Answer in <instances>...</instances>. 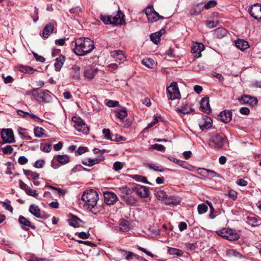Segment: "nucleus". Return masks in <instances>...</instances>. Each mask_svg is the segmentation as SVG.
<instances>
[{
  "label": "nucleus",
  "instance_id": "obj_25",
  "mask_svg": "<svg viewBox=\"0 0 261 261\" xmlns=\"http://www.w3.org/2000/svg\"><path fill=\"white\" fill-rule=\"evenodd\" d=\"M236 46L241 50H245L249 47L248 42L243 39H238L235 42Z\"/></svg>",
  "mask_w": 261,
  "mask_h": 261
},
{
  "label": "nucleus",
  "instance_id": "obj_1",
  "mask_svg": "<svg viewBox=\"0 0 261 261\" xmlns=\"http://www.w3.org/2000/svg\"><path fill=\"white\" fill-rule=\"evenodd\" d=\"M94 48L93 40L88 38H80L75 41L73 51L77 56H83L91 52Z\"/></svg>",
  "mask_w": 261,
  "mask_h": 261
},
{
  "label": "nucleus",
  "instance_id": "obj_8",
  "mask_svg": "<svg viewBox=\"0 0 261 261\" xmlns=\"http://www.w3.org/2000/svg\"><path fill=\"white\" fill-rule=\"evenodd\" d=\"M249 13L254 19L261 21V4L257 3L252 5L249 10Z\"/></svg>",
  "mask_w": 261,
  "mask_h": 261
},
{
  "label": "nucleus",
  "instance_id": "obj_51",
  "mask_svg": "<svg viewBox=\"0 0 261 261\" xmlns=\"http://www.w3.org/2000/svg\"><path fill=\"white\" fill-rule=\"evenodd\" d=\"M151 148L152 149H156L161 151H163L165 150V147L164 146L159 144H155L152 145Z\"/></svg>",
  "mask_w": 261,
  "mask_h": 261
},
{
  "label": "nucleus",
  "instance_id": "obj_30",
  "mask_svg": "<svg viewBox=\"0 0 261 261\" xmlns=\"http://www.w3.org/2000/svg\"><path fill=\"white\" fill-rule=\"evenodd\" d=\"M56 159L58 163L62 165L67 164L70 162V158L66 154L58 155L56 156Z\"/></svg>",
  "mask_w": 261,
  "mask_h": 261
},
{
  "label": "nucleus",
  "instance_id": "obj_29",
  "mask_svg": "<svg viewBox=\"0 0 261 261\" xmlns=\"http://www.w3.org/2000/svg\"><path fill=\"white\" fill-rule=\"evenodd\" d=\"M116 116L120 119H124L127 115V110L125 108L118 109L115 111Z\"/></svg>",
  "mask_w": 261,
  "mask_h": 261
},
{
  "label": "nucleus",
  "instance_id": "obj_48",
  "mask_svg": "<svg viewBox=\"0 0 261 261\" xmlns=\"http://www.w3.org/2000/svg\"><path fill=\"white\" fill-rule=\"evenodd\" d=\"M145 166L156 171L163 172L164 171L163 169H159V166H157L153 164H145Z\"/></svg>",
  "mask_w": 261,
  "mask_h": 261
},
{
  "label": "nucleus",
  "instance_id": "obj_5",
  "mask_svg": "<svg viewBox=\"0 0 261 261\" xmlns=\"http://www.w3.org/2000/svg\"><path fill=\"white\" fill-rule=\"evenodd\" d=\"M217 233L218 236L231 241L237 240L239 238V235L237 233L233 232L232 229L227 228H223L218 230L217 231Z\"/></svg>",
  "mask_w": 261,
  "mask_h": 261
},
{
  "label": "nucleus",
  "instance_id": "obj_56",
  "mask_svg": "<svg viewBox=\"0 0 261 261\" xmlns=\"http://www.w3.org/2000/svg\"><path fill=\"white\" fill-rule=\"evenodd\" d=\"M45 162L43 160H37L35 162L34 166L37 168H41L43 167Z\"/></svg>",
  "mask_w": 261,
  "mask_h": 261
},
{
  "label": "nucleus",
  "instance_id": "obj_44",
  "mask_svg": "<svg viewBox=\"0 0 261 261\" xmlns=\"http://www.w3.org/2000/svg\"><path fill=\"white\" fill-rule=\"evenodd\" d=\"M133 178L135 180H136V181H141V182H142L143 183L149 184L147 181V178L146 177H143V176H140V175H134L133 176Z\"/></svg>",
  "mask_w": 261,
  "mask_h": 261
},
{
  "label": "nucleus",
  "instance_id": "obj_64",
  "mask_svg": "<svg viewBox=\"0 0 261 261\" xmlns=\"http://www.w3.org/2000/svg\"><path fill=\"white\" fill-rule=\"evenodd\" d=\"M28 162V160L24 156H20L18 160V162L20 165H24Z\"/></svg>",
  "mask_w": 261,
  "mask_h": 261
},
{
  "label": "nucleus",
  "instance_id": "obj_55",
  "mask_svg": "<svg viewBox=\"0 0 261 261\" xmlns=\"http://www.w3.org/2000/svg\"><path fill=\"white\" fill-rule=\"evenodd\" d=\"M207 174H208V177L209 176L210 177H218L219 178L222 177L221 175L218 174L215 171H214L213 170H210V169H208V173Z\"/></svg>",
  "mask_w": 261,
  "mask_h": 261
},
{
  "label": "nucleus",
  "instance_id": "obj_20",
  "mask_svg": "<svg viewBox=\"0 0 261 261\" xmlns=\"http://www.w3.org/2000/svg\"><path fill=\"white\" fill-rule=\"evenodd\" d=\"M70 74L72 78L76 80H80L81 78L80 67L77 65H73Z\"/></svg>",
  "mask_w": 261,
  "mask_h": 261
},
{
  "label": "nucleus",
  "instance_id": "obj_31",
  "mask_svg": "<svg viewBox=\"0 0 261 261\" xmlns=\"http://www.w3.org/2000/svg\"><path fill=\"white\" fill-rule=\"evenodd\" d=\"M201 5V3H199L196 6H193L190 10V14L192 16H196L199 15L202 11V9L199 7V6Z\"/></svg>",
  "mask_w": 261,
  "mask_h": 261
},
{
  "label": "nucleus",
  "instance_id": "obj_59",
  "mask_svg": "<svg viewBox=\"0 0 261 261\" xmlns=\"http://www.w3.org/2000/svg\"><path fill=\"white\" fill-rule=\"evenodd\" d=\"M252 99V97L247 95H245L242 97V100L245 103H251L253 102Z\"/></svg>",
  "mask_w": 261,
  "mask_h": 261
},
{
  "label": "nucleus",
  "instance_id": "obj_45",
  "mask_svg": "<svg viewBox=\"0 0 261 261\" xmlns=\"http://www.w3.org/2000/svg\"><path fill=\"white\" fill-rule=\"evenodd\" d=\"M217 5V2L215 0H211L208 1L204 6V8L205 9H209L214 7Z\"/></svg>",
  "mask_w": 261,
  "mask_h": 261
},
{
  "label": "nucleus",
  "instance_id": "obj_14",
  "mask_svg": "<svg viewBox=\"0 0 261 261\" xmlns=\"http://www.w3.org/2000/svg\"><path fill=\"white\" fill-rule=\"evenodd\" d=\"M18 221L21 227L25 230H29L30 228H35V226L33 225L30 221L22 216H19Z\"/></svg>",
  "mask_w": 261,
  "mask_h": 261
},
{
  "label": "nucleus",
  "instance_id": "obj_21",
  "mask_svg": "<svg viewBox=\"0 0 261 261\" xmlns=\"http://www.w3.org/2000/svg\"><path fill=\"white\" fill-rule=\"evenodd\" d=\"M54 26L53 24L49 23L46 24L43 30L42 37L46 39L53 33Z\"/></svg>",
  "mask_w": 261,
  "mask_h": 261
},
{
  "label": "nucleus",
  "instance_id": "obj_33",
  "mask_svg": "<svg viewBox=\"0 0 261 261\" xmlns=\"http://www.w3.org/2000/svg\"><path fill=\"white\" fill-rule=\"evenodd\" d=\"M141 63L149 68H151L156 65L155 61L150 58L144 59L142 60Z\"/></svg>",
  "mask_w": 261,
  "mask_h": 261
},
{
  "label": "nucleus",
  "instance_id": "obj_63",
  "mask_svg": "<svg viewBox=\"0 0 261 261\" xmlns=\"http://www.w3.org/2000/svg\"><path fill=\"white\" fill-rule=\"evenodd\" d=\"M2 204L3 207H4L6 210L12 213L13 208L9 203H7L6 202H3Z\"/></svg>",
  "mask_w": 261,
  "mask_h": 261
},
{
  "label": "nucleus",
  "instance_id": "obj_41",
  "mask_svg": "<svg viewBox=\"0 0 261 261\" xmlns=\"http://www.w3.org/2000/svg\"><path fill=\"white\" fill-rule=\"evenodd\" d=\"M100 19L102 22L107 24H112V16L109 15H103L100 16Z\"/></svg>",
  "mask_w": 261,
  "mask_h": 261
},
{
  "label": "nucleus",
  "instance_id": "obj_2",
  "mask_svg": "<svg viewBox=\"0 0 261 261\" xmlns=\"http://www.w3.org/2000/svg\"><path fill=\"white\" fill-rule=\"evenodd\" d=\"M98 199L97 193L93 189L85 191L81 197V200L84 202V206L94 214H97L98 212L96 211L95 206Z\"/></svg>",
  "mask_w": 261,
  "mask_h": 261
},
{
  "label": "nucleus",
  "instance_id": "obj_35",
  "mask_svg": "<svg viewBox=\"0 0 261 261\" xmlns=\"http://www.w3.org/2000/svg\"><path fill=\"white\" fill-rule=\"evenodd\" d=\"M19 70L21 72L29 74H33L34 72V71H36V69H34V68L30 66H21L20 67Z\"/></svg>",
  "mask_w": 261,
  "mask_h": 261
},
{
  "label": "nucleus",
  "instance_id": "obj_32",
  "mask_svg": "<svg viewBox=\"0 0 261 261\" xmlns=\"http://www.w3.org/2000/svg\"><path fill=\"white\" fill-rule=\"evenodd\" d=\"M73 126L74 128L79 132L86 134L89 131V128L85 122L83 123H81L79 125H73Z\"/></svg>",
  "mask_w": 261,
  "mask_h": 261
},
{
  "label": "nucleus",
  "instance_id": "obj_6",
  "mask_svg": "<svg viewBox=\"0 0 261 261\" xmlns=\"http://www.w3.org/2000/svg\"><path fill=\"white\" fill-rule=\"evenodd\" d=\"M145 14L148 21L150 22L156 21L159 19H164V17L159 15V14L154 11L152 6H149L146 9Z\"/></svg>",
  "mask_w": 261,
  "mask_h": 261
},
{
  "label": "nucleus",
  "instance_id": "obj_52",
  "mask_svg": "<svg viewBox=\"0 0 261 261\" xmlns=\"http://www.w3.org/2000/svg\"><path fill=\"white\" fill-rule=\"evenodd\" d=\"M120 250L121 251V252L124 253L126 255L125 259L127 260H129V259L132 258V257L133 256H136V255L134 254V253H133L132 252L126 251H124L123 250Z\"/></svg>",
  "mask_w": 261,
  "mask_h": 261
},
{
  "label": "nucleus",
  "instance_id": "obj_15",
  "mask_svg": "<svg viewBox=\"0 0 261 261\" xmlns=\"http://www.w3.org/2000/svg\"><path fill=\"white\" fill-rule=\"evenodd\" d=\"M218 118L224 123L229 122L232 119V112L228 110L221 112L218 115Z\"/></svg>",
  "mask_w": 261,
  "mask_h": 261
},
{
  "label": "nucleus",
  "instance_id": "obj_28",
  "mask_svg": "<svg viewBox=\"0 0 261 261\" xmlns=\"http://www.w3.org/2000/svg\"><path fill=\"white\" fill-rule=\"evenodd\" d=\"M70 218L69 220L70 225L73 226L74 227H79L82 221L81 220L77 217L75 216L72 214H70Z\"/></svg>",
  "mask_w": 261,
  "mask_h": 261
},
{
  "label": "nucleus",
  "instance_id": "obj_7",
  "mask_svg": "<svg viewBox=\"0 0 261 261\" xmlns=\"http://www.w3.org/2000/svg\"><path fill=\"white\" fill-rule=\"evenodd\" d=\"M1 137L3 140L6 143H11L15 142L14 134L11 129H3Z\"/></svg>",
  "mask_w": 261,
  "mask_h": 261
},
{
  "label": "nucleus",
  "instance_id": "obj_16",
  "mask_svg": "<svg viewBox=\"0 0 261 261\" xmlns=\"http://www.w3.org/2000/svg\"><path fill=\"white\" fill-rule=\"evenodd\" d=\"M111 21L113 25H117L122 24L123 23L125 22L123 14L120 11H118L115 16L112 17Z\"/></svg>",
  "mask_w": 261,
  "mask_h": 261
},
{
  "label": "nucleus",
  "instance_id": "obj_42",
  "mask_svg": "<svg viewBox=\"0 0 261 261\" xmlns=\"http://www.w3.org/2000/svg\"><path fill=\"white\" fill-rule=\"evenodd\" d=\"M119 190L121 193L124 194L123 195H129L132 193V190H133V189L132 190L126 186L120 187Z\"/></svg>",
  "mask_w": 261,
  "mask_h": 261
},
{
  "label": "nucleus",
  "instance_id": "obj_12",
  "mask_svg": "<svg viewBox=\"0 0 261 261\" xmlns=\"http://www.w3.org/2000/svg\"><path fill=\"white\" fill-rule=\"evenodd\" d=\"M133 190L142 198H146L149 196V192L148 188L145 186L137 185Z\"/></svg>",
  "mask_w": 261,
  "mask_h": 261
},
{
  "label": "nucleus",
  "instance_id": "obj_49",
  "mask_svg": "<svg viewBox=\"0 0 261 261\" xmlns=\"http://www.w3.org/2000/svg\"><path fill=\"white\" fill-rule=\"evenodd\" d=\"M166 200L165 202V203L166 205H170V204H177L178 203V202L177 201V200L175 199H174L172 197H171L169 198L166 199Z\"/></svg>",
  "mask_w": 261,
  "mask_h": 261
},
{
  "label": "nucleus",
  "instance_id": "obj_18",
  "mask_svg": "<svg viewBox=\"0 0 261 261\" xmlns=\"http://www.w3.org/2000/svg\"><path fill=\"white\" fill-rule=\"evenodd\" d=\"M97 68L88 66L85 69L84 76L88 79H92L97 73Z\"/></svg>",
  "mask_w": 261,
  "mask_h": 261
},
{
  "label": "nucleus",
  "instance_id": "obj_46",
  "mask_svg": "<svg viewBox=\"0 0 261 261\" xmlns=\"http://www.w3.org/2000/svg\"><path fill=\"white\" fill-rule=\"evenodd\" d=\"M102 133L105 135V138L108 139L111 141H115V139H113L111 137V132L109 129L104 128L102 130Z\"/></svg>",
  "mask_w": 261,
  "mask_h": 261
},
{
  "label": "nucleus",
  "instance_id": "obj_37",
  "mask_svg": "<svg viewBox=\"0 0 261 261\" xmlns=\"http://www.w3.org/2000/svg\"><path fill=\"white\" fill-rule=\"evenodd\" d=\"M122 198L127 204L133 205L135 203L136 199L132 196H129V195H122Z\"/></svg>",
  "mask_w": 261,
  "mask_h": 261
},
{
  "label": "nucleus",
  "instance_id": "obj_19",
  "mask_svg": "<svg viewBox=\"0 0 261 261\" xmlns=\"http://www.w3.org/2000/svg\"><path fill=\"white\" fill-rule=\"evenodd\" d=\"M111 56L115 61H124L125 56L121 50H115L110 52Z\"/></svg>",
  "mask_w": 261,
  "mask_h": 261
},
{
  "label": "nucleus",
  "instance_id": "obj_13",
  "mask_svg": "<svg viewBox=\"0 0 261 261\" xmlns=\"http://www.w3.org/2000/svg\"><path fill=\"white\" fill-rule=\"evenodd\" d=\"M198 122L199 127L202 130L208 129L212 125V120L208 117H203Z\"/></svg>",
  "mask_w": 261,
  "mask_h": 261
},
{
  "label": "nucleus",
  "instance_id": "obj_27",
  "mask_svg": "<svg viewBox=\"0 0 261 261\" xmlns=\"http://www.w3.org/2000/svg\"><path fill=\"white\" fill-rule=\"evenodd\" d=\"M214 35L215 37L218 39H221L225 37L227 33V31L224 28H218L214 31Z\"/></svg>",
  "mask_w": 261,
  "mask_h": 261
},
{
  "label": "nucleus",
  "instance_id": "obj_22",
  "mask_svg": "<svg viewBox=\"0 0 261 261\" xmlns=\"http://www.w3.org/2000/svg\"><path fill=\"white\" fill-rule=\"evenodd\" d=\"M64 62L65 57L62 55H60L56 59V61L54 64L56 71H59L61 70Z\"/></svg>",
  "mask_w": 261,
  "mask_h": 261
},
{
  "label": "nucleus",
  "instance_id": "obj_23",
  "mask_svg": "<svg viewBox=\"0 0 261 261\" xmlns=\"http://www.w3.org/2000/svg\"><path fill=\"white\" fill-rule=\"evenodd\" d=\"M101 159L95 158L94 159H91L90 158L85 159L82 161V163L87 166L91 167L96 164L100 162Z\"/></svg>",
  "mask_w": 261,
  "mask_h": 261
},
{
  "label": "nucleus",
  "instance_id": "obj_57",
  "mask_svg": "<svg viewBox=\"0 0 261 261\" xmlns=\"http://www.w3.org/2000/svg\"><path fill=\"white\" fill-rule=\"evenodd\" d=\"M247 221L248 223L252 226H255L257 225V219L255 217H248Z\"/></svg>",
  "mask_w": 261,
  "mask_h": 261
},
{
  "label": "nucleus",
  "instance_id": "obj_50",
  "mask_svg": "<svg viewBox=\"0 0 261 261\" xmlns=\"http://www.w3.org/2000/svg\"><path fill=\"white\" fill-rule=\"evenodd\" d=\"M25 193L33 197H36L38 195L37 191L35 190L32 189L30 187L28 188L25 191Z\"/></svg>",
  "mask_w": 261,
  "mask_h": 261
},
{
  "label": "nucleus",
  "instance_id": "obj_4",
  "mask_svg": "<svg viewBox=\"0 0 261 261\" xmlns=\"http://www.w3.org/2000/svg\"><path fill=\"white\" fill-rule=\"evenodd\" d=\"M33 96L39 102H49L51 99L50 93L48 91H34Z\"/></svg>",
  "mask_w": 261,
  "mask_h": 261
},
{
  "label": "nucleus",
  "instance_id": "obj_3",
  "mask_svg": "<svg viewBox=\"0 0 261 261\" xmlns=\"http://www.w3.org/2000/svg\"><path fill=\"white\" fill-rule=\"evenodd\" d=\"M166 90L167 91V96L169 99L173 100L179 99L180 97V94L177 83L172 82L170 85L167 88Z\"/></svg>",
  "mask_w": 261,
  "mask_h": 261
},
{
  "label": "nucleus",
  "instance_id": "obj_40",
  "mask_svg": "<svg viewBox=\"0 0 261 261\" xmlns=\"http://www.w3.org/2000/svg\"><path fill=\"white\" fill-rule=\"evenodd\" d=\"M34 132L35 137L41 138L44 134V129L42 127H37L34 128Z\"/></svg>",
  "mask_w": 261,
  "mask_h": 261
},
{
  "label": "nucleus",
  "instance_id": "obj_26",
  "mask_svg": "<svg viewBox=\"0 0 261 261\" xmlns=\"http://www.w3.org/2000/svg\"><path fill=\"white\" fill-rule=\"evenodd\" d=\"M119 229L123 232L128 231L130 229V223L126 220H120L119 222Z\"/></svg>",
  "mask_w": 261,
  "mask_h": 261
},
{
  "label": "nucleus",
  "instance_id": "obj_53",
  "mask_svg": "<svg viewBox=\"0 0 261 261\" xmlns=\"http://www.w3.org/2000/svg\"><path fill=\"white\" fill-rule=\"evenodd\" d=\"M123 165L121 162H116L114 163L113 165V169L115 171H119L121 170L123 168Z\"/></svg>",
  "mask_w": 261,
  "mask_h": 261
},
{
  "label": "nucleus",
  "instance_id": "obj_10",
  "mask_svg": "<svg viewBox=\"0 0 261 261\" xmlns=\"http://www.w3.org/2000/svg\"><path fill=\"white\" fill-rule=\"evenodd\" d=\"M204 49V45L202 43H195L191 48V53L194 58H198L201 56V52Z\"/></svg>",
  "mask_w": 261,
  "mask_h": 261
},
{
  "label": "nucleus",
  "instance_id": "obj_17",
  "mask_svg": "<svg viewBox=\"0 0 261 261\" xmlns=\"http://www.w3.org/2000/svg\"><path fill=\"white\" fill-rule=\"evenodd\" d=\"M200 108L201 111L206 113H210L211 111L210 105L209 103V98L205 97L202 98L200 102Z\"/></svg>",
  "mask_w": 261,
  "mask_h": 261
},
{
  "label": "nucleus",
  "instance_id": "obj_11",
  "mask_svg": "<svg viewBox=\"0 0 261 261\" xmlns=\"http://www.w3.org/2000/svg\"><path fill=\"white\" fill-rule=\"evenodd\" d=\"M103 196L105 198V202L108 205L114 204L118 200L117 195L112 192H104Z\"/></svg>",
  "mask_w": 261,
  "mask_h": 261
},
{
  "label": "nucleus",
  "instance_id": "obj_38",
  "mask_svg": "<svg viewBox=\"0 0 261 261\" xmlns=\"http://www.w3.org/2000/svg\"><path fill=\"white\" fill-rule=\"evenodd\" d=\"M178 111L181 113L186 114L191 112L192 109L189 105L186 104L185 106L181 107V108L178 109Z\"/></svg>",
  "mask_w": 261,
  "mask_h": 261
},
{
  "label": "nucleus",
  "instance_id": "obj_61",
  "mask_svg": "<svg viewBox=\"0 0 261 261\" xmlns=\"http://www.w3.org/2000/svg\"><path fill=\"white\" fill-rule=\"evenodd\" d=\"M119 105V102L118 101H114L112 100H109L107 103V106L109 107L114 108L116 106H117Z\"/></svg>",
  "mask_w": 261,
  "mask_h": 261
},
{
  "label": "nucleus",
  "instance_id": "obj_36",
  "mask_svg": "<svg viewBox=\"0 0 261 261\" xmlns=\"http://www.w3.org/2000/svg\"><path fill=\"white\" fill-rule=\"evenodd\" d=\"M168 252L170 254L179 256H182L183 254V252L181 250L172 247H168Z\"/></svg>",
  "mask_w": 261,
  "mask_h": 261
},
{
  "label": "nucleus",
  "instance_id": "obj_62",
  "mask_svg": "<svg viewBox=\"0 0 261 261\" xmlns=\"http://www.w3.org/2000/svg\"><path fill=\"white\" fill-rule=\"evenodd\" d=\"M218 24V22H216L215 21H206V25L207 27L210 29H212L214 27H217Z\"/></svg>",
  "mask_w": 261,
  "mask_h": 261
},
{
  "label": "nucleus",
  "instance_id": "obj_34",
  "mask_svg": "<svg viewBox=\"0 0 261 261\" xmlns=\"http://www.w3.org/2000/svg\"><path fill=\"white\" fill-rule=\"evenodd\" d=\"M155 195L159 200H164L167 199V195L166 193L163 190L160 189L155 190Z\"/></svg>",
  "mask_w": 261,
  "mask_h": 261
},
{
  "label": "nucleus",
  "instance_id": "obj_60",
  "mask_svg": "<svg viewBox=\"0 0 261 261\" xmlns=\"http://www.w3.org/2000/svg\"><path fill=\"white\" fill-rule=\"evenodd\" d=\"M187 249L189 250H194L197 247L196 243H188L186 244Z\"/></svg>",
  "mask_w": 261,
  "mask_h": 261
},
{
  "label": "nucleus",
  "instance_id": "obj_47",
  "mask_svg": "<svg viewBox=\"0 0 261 261\" xmlns=\"http://www.w3.org/2000/svg\"><path fill=\"white\" fill-rule=\"evenodd\" d=\"M2 150L5 154H11L13 151V148L11 145H7L6 147L2 148Z\"/></svg>",
  "mask_w": 261,
  "mask_h": 261
},
{
  "label": "nucleus",
  "instance_id": "obj_58",
  "mask_svg": "<svg viewBox=\"0 0 261 261\" xmlns=\"http://www.w3.org/2000/svg\"><path fill=\"white\" fill-rule=\"evenodd\" d=\"M72 121L74 122L73 125H79L81 123H83L84 121L80 118L76 116L72 118Z\"/></svg>",
  "mask_w": 261,
  "mask_h": 261
},
{
  "label": "nucleus",
  "instance_id": "obj_9",
  "mask_svg": "<svg viewBox=\"0 0 261 261\" xmlns=\"http://www.w3.org/2000/svg\"><path fill=\"white\" fill-rule=\"evenodd\" d=\"M211 142L215 147L221 148L225 142V137L223 134L215 135L212 138Z\"/></svg>",
  "mask_w": 261,
  "mask_h": 261
},
{
  "label": "nucleus",
  "instance_id": "obj_39",
  "mask_svg": "<svg viewBox=\"0 0 261 261\" xmlns=\"http://www.w3.org/2000/svg\"><path fill=\"white\" fill-rule=\"evenodd\" d=\"M159 34H160L158 33H154L152 34L150 36L151 40L155 44H158L160 42L161 39Z\"/></svg>",
  "mask_w": 261,
  "mask_h": 261
},
{
  "label": "nucleus",
  "instance_id": "obj_24",
  "mask_svg": "<svg viewBox=\"0 0 261 261\" xmlns=\"http://www.w3.org/2000/svg\"><path fill=\"white\" fill-rule=\"evenodd\" d=\"M29 212L37 218H41V211L38 205L32 204L29 208Z\"/></svg>",
  "mask_w": 261,
  "mask_h": 261
},
{
  "label": "nucleus",
  "instance_id": "obj_54",
  "mask_svg": "<svg viewBox=\"0 0 261 261\" xmlns=\"http://www.w3.org/2000/svg\"><path fill=\"white\" fill-rule=\"evenodd\" d=\"M198 174L204 177H208V169L204 168H199L198 169Z\"/></svg>",
  "mask_w": 261,
  "mask_h": 261
},
{
  "label": "nucleus",
  "instance_id": "obj_43",
  "mask_svg": "<svg viewBox=\"0 0 261 261\" xmlns=\"http://www.w3.org/2000/svg\"><path fill=\"white\" fill-rule=\"evenodd\" d=\"M208 207L204 203L199 204L197 207L198 214H203L207 212Z\"/></svg>",
  "mask_w": 261,
  "mask_h": 261
}]
</instances>
